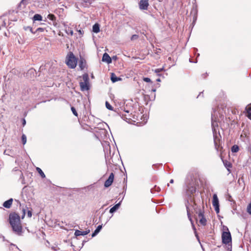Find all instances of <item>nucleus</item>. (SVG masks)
Wrapping results in <instances>:
<instances>
[{"label":"nucleus","instance_id":"1","mask_svg":"<svg viewBox=\"0 0 251 251\" xmlns=\"http://www.w3.org/2000/svg\"><path fill=\"white\" fill-rule=\"evenodd\" d=\"M198 183L197 178L193 175H189L186 178L185 184L183 186L184 192L185 193V205L187 209V216L191 222L193 228L195 230L196 228L191 217L189 205L190 203H193V207L196 205L194 201V194L196 192Z\"/></svg>","mask_w":251,"mask_h":251},{"label":"nucleus","instance_id":"2","mask_svg":"<svg viewBox=\"0 0 251 251\" xmlns=\"http://www.w3.org/2000/svg\"><path fill=\"white\" fill-rule=\"evenodd\" d=\"M9 220L14 233L18 236L22 235L23 230L19 214L16 212L11 213L9 216Z\"/></svg>","mask_w":251,"mask_h":251},{"label":"nucleus","instance_id":"3","mask_svg":"<svg viewBox=\"0 0 251 251\" xmlns=\"http://www.w3.org/2000/svg\"><path fill=\"white\" fill-rule=\"evenodd\" d=\"M216 110V108L212 109V111L211 112V126L213 133L215 147L218 150L220 147L219 143L220 140L217 135V131L216 128L218 127V125L217 121V114Z\"/></svg>","mask_w":251,"mask_h":251},{"label":"nucleus","instance_id":"4","mask_svg":"<svg viewBox=\"0 0 251 251\" xmlns=\"http://www.w3.org/2000/svg\"><path fill=\"white\" fill-rule=\"evenodd\" d=\"M117 113L121 118L128 123H130L132 118H134L131 113V110L126 109L125 107H121V110H118Z\"/></svg>","mask_w":251,"mask_h":251},{"label":"nucleus","instance_id":"5","mask_svg":"<svg viewBox=\"0 0 251 251\" xmlns=\"http://www.w3.org/2000/svg\"><path fill=\"white\" fill-rule=\"evenodd\" d=\"M65 61L69 67L74 69L76 66L77 59L72 52L70 51L66 56Z\"/></svg>","mask_w":251,"mask_h":251},{"label":"nucleus","instance_id":"6","mask_svg":"<svg viewBox=\"0 0 251 251\" xmlns=\"http://www.w3.org/2000/svg\"><path fill=\"white\" fill-rule=\"evenodd\" d=\"M82 78L84 82H80L79 83L81 90L82 91L88 90L89 89V78L88 75L87 74H84L82 75Z\"/></svg>","mask_w":251,"mask_h":251},{"label":"nucleus","instance_id":"7","mask_svg":"<svg viewBox=\"0 0 251 251\" xmlns=\"http://www.w3.org/2000/svg\"><path fill=\"white\" fill-rule=\"evenodd\" d=\"M223 244L227 245L231 243V236L229 231H223L222 234Z\"/></svg>","mask_w":251,"mask_h":251},{"label":"nucleus","instance_id":"8","mask_svg":"<svg viewBox=\"0 0 251 251\" xmlns=\"http://www.w3.org/2000/svg\"><path fill=\"white\" fill-rule=\"evenodd\" d=\"M196 213L198 214V217L200 218V223L202 226H205L206 224V219L204 216V212L201 209L196 210Z\"/></svg>","mask_w":251,"mask_h":251},{"label":"nucleus","instance_id":"9","mask_svg":"<svg viewBox=\"0 0 251 251\" xmlns=\"http://www.w3.org/2000/svg\"><path fill=\"white\" fill-rule=\"evenodd\" d=\"M148 0H141L139 5L141 10H147L149 5Z\"/></svg>","mask_w":251,"mask_h":251},{"label":"nucleus","instance_id":"10","mask_svg":"<svg viewBox=\"0 0 251 251\" xmlns=\"http://www.w3.org/2000/svg\"><path fill=\"white\" fill-rule=\"evenodd\" d=\"M114 178V175L113 173H111L110 174L108 178L105 181L104 185V187L107 188L111 186L113 182Z\"/></svg>","mask_w":251,"mask_h":251},{"label":"nucleus","instance_id":"11","mask_svg":"<svg viewBox=\"0 0 251 251\" xmlns=\"http://www.w3.org/2000/svg\"><path fill=\"white\" fill-rule=\"evenodd\" d=\"M102 61L103 62H105L107 63L108 64L112 62L111 57L107 53H104L103 54L102 58Z\"/></svg>","mask_w":251,"mask_h":251},{"label":"nucleus","instance_id":"12","mask_svg":"<svg viewBox=\"0 0 251 251\" xmlns=\"http://www.w3.org/2000/svg\"><path fill=\"white\" fill-rule=\"evenodd\" d=\"M90 230L89 229L85 230V231H80L79 230H76L75 232V235L76 236H78L80 235H85L88 234L90 232Z\"/></svg>","mask_w":251,"mask_h":251},{"label":"nucleus","instance_id":"13","mask_svg":"<svg viewBox=\"0 0 251 251\" xmlns=\"http://www.w3.org/2000/svg\"><path fill=\"white\" fill-rule=\"evenodd\" d=\"M78 65L80 70H83L86 66V61L85 59L83 58H80Z\"/></svg>","mask_w":251,"mask_h":251},{"label":"nucleus","instance_id":"14","mask_svg":"<svg viewBox=\"0 0 251 251\" xmlns=\"http://www.w3.org/2000/svg\"><path fill=\"white\" fill-rule=\"evenodd\" d=\"M13 201L12 198L6 201L3 202V206L6 208H10L12 205Z\"/></svg>","mask_w":251,"mask_h":251},{"label":"nucleus","instance_id":"15","mask_svg":"<svg viewBox=\"0 0 251 251\" xmlns=\"http://www.w3.org/2000/svg\"><path fill=\"white\" fill-rule=\"evenodd\" d=\"M121 201L116 204L114 206L110 209L109 212L110 213H113L116 212L119 208L121 205Z\"/></svg>","mask_w":251,"mask_h":251},{"label":"nucleus","instance_id":"16","mask_svg":"<svg viewBox=\"0 0 251 251\" xmlns=\"http://www.w3.org/2000/svg\"><path fill=\"white\" fill-rule=\"evenodd\" d=\"M122 78L117 77L114 73H111V80L113 83H115L118 81L121 80Z\"/></svg>","mask_w":251,"mask_h":251},{"label":"nucleus","instance_id":"17","mask_svg":"<svg viewBox=\"0 0 251 251\" xmlns=\"http://www.w3.org/2000/svg\"><path fill=\"white\" fill-rule=\"evenodd\" d=\"M212 204L213 206L219 205V200L216 194L213 195Z\"/></svg>","mask_w":251,"mask_h":251},{"label":"nucleus","instance_id":"18","mask_svg":"<svg viewBox=\"0 0 251 251\" xmlns=\"http://www.w3.org/2000/svg\"><path fill=\"white\" fill-rule=\"evenodd\" d=\"M102 227V225L98 226V227H97V228L92 233V237H95V236H96L99 233V232L100 231Z\"/></svg>","mask_w":251,"mask_h":251},{"label":"nucleus","instance_id":"19","mask_svg":"<svg viewBox=\"0 0 251 251\" xmlns=\"http://www.w3.org/2000/svg\"><path fill=\"white\" fill-rule=\"evenodd\" d=\"M100 31V25L98 24H95L93 26V31L95 33H98Z\"/></svg>","mask_w":251,"mask_h":251},{"label":"nucleus","instance_id":"20","mask_svg":"<svg viewBox=\"0 0 251 251\" xmlns=\"http://www.w3.org/2000/svg\"><path fill=\"white\" fill-rule=\"evenodd\" d=\"M32 19H33V21H42V17L40 14H36L33 16Z\"/></svg>","mask_w":251,"mask_h":251},{"label":"nucleus","instance_id":"21","mask_svg":"<svg viewBox=\"0 0 251 251\" xmlns=\"http://www.w3.org/2000/svg\"><path fill=\"white\" fill-rule=\"evenodd\" d=\"M246 110L247 111L246 116L249 119L251 120V106H247Z\"/></svg>","mask_w":251,"mask_h":251},{"label":"nucleus","instance_id":"22","mask_svg":"<svg viewBox=\"0 0 251 251\" xmlns=\"http://www.w3.org/2000/svg\"><path fill=\"white\" fill-rule=\"evenodd\" d=\"M36 170L42 178H45L46 177L45 174L40 168L37 167Z\"/></svg>","mask_w":251,"mask_h":251},{"label":"nucleus","instance_id":"23","mask_svg":"<svg viewBox=\"0 0 251 251\" xmlns=\"http://www.w3.org/2000/svg\"><path fill=\"white\" fill-rule=\"evenodd\" d=\"M47 18L53 22H55L56 20V17L52 14H49L47 16Z\"/></svg>","mask_w":251,"mask_h":251},{"label":"nucleus","instance_id":"24","mask_svg":"<svg viewBox=\"0 0 251 251\" xmlns=\"http://www.w3.org/2000/svg\"><path fill=\"white\" fill-rule=\"evenodd\" d=\"M239 151V147L237 145H234L231 148L232 152H237Z\"/></svg>","mask_w":251,"mask_h":251},{"label":"nucleus","instance_id":"25","mask_svg":"<svg viewBox=\"0 0 251 251\" xmlns=\"http://www.w3.org/2000/svg\"><path fill=\"white\" fill-rule=\"evenodd\" d=\"M163 70H164V67L159 69H156L154 71L155 73L157 74V75L160 76L161 75L159 74V73Z\"/></svg>","mask_w":251,"mask_h":251},{"label":"nucleus","instance_id":"26","mask_svg":"<svg viewBox=\"0 0 251 251\" xmlns=\"http://www.w3.org/2000/svg\"><path fill=\"white\" fill-rule=\"evenodd\" d=\"M22 141L23 145L25 144L26 142V136L25 134H23L22 136Z\"/></svg>","mask_w":251,"mask_h":251},{"label":"nucleus","instance_id":"27","mask_svg":"<svg viewBox=\"0 0 251 251\" xmlns=\"http://www.w3.org/2000/svg\"><path fill=\"white\" fill-rule=\"evenodd\" d=\"M105 106H106V107L108 109L110 110H113L112 106L110 104V103L106 101V102H105Z\"/></svg>","mask_w":251,"mask_h":251},{"label":"nucleus","instance_id":"28","mask_svg":"<svg viewBox=\"0 0 251 251\" xmlns=\"http://www.w3.org/2000/svg\"><path fill=\"white\" fill-rule=\"evenodd\" d=\"M28 3V0H22L20 3V5L22 6V5H23V6H25Z\"/></svg>","mask_w":251,"mask_h":251},{"label":"nucleus","instance_id":"29","mask_svg":"<svg viewBox=\"0 0 251 251\" xmlns=\"http://www.w3.org/2000/svg\"><path fill=\"white\" fill-rule=\"evenodd\" d=\"M24 28H25V30H29V31H30L31 33H33V34H35V31H33V29H32V27H31L30 26H26V27H25Z\"/></svg>","mask_w":251,"mask_h":251},{"label":"nucleus","instance_id":"30","mask_svg":"<svg viewBox=\"0 0 251 251\" xmlns=\"http://www.w3.org/2000/svg\"><path fill=\"white\" fill-rule=\"evenodd\" d=\"M71 110L74 115H75V116H77V115H78L74 107H73V106L71 107Z\"/></svg>","mask_w":251,"mask_h":251},{"label":"nucleus","instance_id":"31","mask_svg":"<svg viewBox=\"0 0 251 251\" xmlns=\"http://www.w3.org/2000/svg\"><path fill=\"white\" fill-rule=\"evenodd\" d=\"M138 35L136 34H134L131 37V40H135L138 38Z\"/></svg>","mask_w":251,"mask_h":251},{"label":"nucleus","instance_id":"32","mask_svg":"<svg viewBox=\"0 0 251 251\" xmlns=\"http://www.w3.org/2000/svg\"><path fill=\"white\" fill-rule=\"evenodd\" d=\"M247 211L251 215V202L248 206Z\"/></svg>","mask_w":251,"mask_h":251},{"label":"nucleus","instance_id":"33","mask_svg":"<svg viewBox=\"0 0 251 251\" xmlns=\"http://www.w3.org/2000/svg\"><path fill=\"white\" fill-rule=\"evenodd\" d=\"M144 81L147 82H151V79L149 77H144L143 78Z\"/></svg>","mask_w":251,"mask_h":251},{"label":"nucleus","instance_id":"34","mask_svg":"<svg viewBox=\"0 0 251 251\" xmlns=\"http://www.w3.org/2000/svg\"><path fill=\"white\" fill-rule=\"evenodd\" d=\"M44 29L43 28H41V27H39L38 28L36 29V31H35V33L37 31H39V32H43L44 31Z\"/></svg>","mask_w":251,"mask_h":251},{"label":"nucleus","instance_id":"35","mask_svg":"<svg viewBox=\"0 0 251 251\" xmlns=\"http://www.w3.org/2000/svg\"><path fill=\"white\" fill-rule=\"evenodd\" d=\"M214 207L215 208V210L216 213H218L219 212V211H220L219 205H218V206H215Z\"/></svg>","mask_w":251,"mask_h":251},{"label":"nucleus","instance_id":"36","mask_svg":"<svg viewBox=\"0 0 251 251\" xmlns=\"http://www.w3.org/2000/svg\"><path fill=\"white\" fill-rule=\"evenodd\" d=\"M27 216L30 218L32 216V212L30 210L27 211Z\"/></svg>","mask_w":251,"mask_h":251},{"label":"nucleus","instance_id":"37","mask_svg":"<svg viewBox=\"0 0 251 251\" xmlns=\"http://www.w3.org/2000/svg\"><path fill=\"white\" fill-rule=\"evenodd\" d=\"M23 214L22 216V219H23L25 216V209H23Z\"/></svg>","mask_w":251,"mask_h":251},{"label":"nucleus","instance_id":"38","mask_svg":"<svg viewBox=\"0 0 251 251\" xmlns=\"http://www.w3.org/2000/svg\"><path fill=\"white\" fill-rule=\"evenodd\" d=\"M144 99L145 100H149V99L150 100V96L148 95H145L144 96Z\"/></svg>","mask_w":251,"mask_h":251},{"label":"nucleus","instance_id":"39","mask_svg":"<svg viewBox=\"0 0 251 251\" xmlns=\"http://www.w3.org/2000/svg\"><path fill=\"white\" fill-rule=\"evenodd\" d=\"M20 178L24 179V175L22 173H21V174ZM22 183L25 184V182H24V180H23V181H22Z\"/></svg>","mask_w":251,"mask_h":251},{"label":"nucleus","instance_id":"40","mask_svg":"<svg viewBox=\"0 0 251 251\" xmlns=\"http://www.w3.org/2000/svg\"><path fill=\"white\" fill-rule=\"evenodd\" d=\"M35 70L33 69H30L29 71H28V73H34V72H35Z\"/></svg>","mask_w":251,"mask_h":251},{"label":"nucleus","instance_id":"41","mask_svg":"<svg viewBox=\"0 0 251 251\" xmlns=\"http://www.w3.org/2000/svg\"><path fill=\"white\" fill-rule=\"evenodd\" d=\"M170 190L171 192L172 193L174 192V188H173L172 187H170Z\"/></svg>","mask_w":251,"mask_h":251},{"label":"nucleus","instance_id":"42","mask_svg":"<svg viewBox=\"0 0 251 251\" xmlns=\"http://www.w3.org/2000/svg\"><path fill=\"white\" fill-rule=\"evenodd\" d=\"M189 61H190V62H191V63H192V62L197 63V60H196V61L193 62V61L192 60V59H189Z\"/></svg>","mask_w":251,"mask_h":251},{"label":"nucleus","instance_id":"43","mask_svg":"<svg viewBox=\"0 0 251 251\" xmlns=\"http://www.w3.org/2000/svg\"><path fill=\"white\" fill-rule=\"evenodd\" d=\"M206 75H207V73H206V74H203V75H202V76L203 78L206 77Z\"/></svg>","mask_w":251,"mask_h":251},{"label":"nucleus","instance_id":"44","mask_svg":"<svg viewBox=\"0 0 251 251\" xmlns=\"http://www.w3.org/2000/svg\"><path fill=\"white\" fill-rule=\"evenodd\" d=\"M25 123H26L25 120V119H23V126L25 125Z\"/></svg>","mask_w":251,"mask_h":251},{"label":"nucleus","instance_id":"45","mask_svg":"<svg viewBox=\"0 0 251 251\" xmlns=\"http://www.w3.org/2000/svg\"><path fill=\"white\" fill-rule=\"evenodd\" d=\"M155 91H156V88H152L151 89V92H155Z\"/></svg>","mask_w":251,"mask_h":251},{"label":"nucleus","instance_id":"46","mask_svg":"<svg viewBox=\"0 0 251 251\" xmlns=\"http://www.w3.org/2000/svg\"><path fill=\"white\" fill-rule=\"evenodd\" d=\"M174 183V179H172L170 180V183Z\"/></svg>","mask_w":251,"mask_h":251},{"label":"nucleus","instance_id":"47","mask_svg":"<svg viewBox=\"0 0 251 251\" xmlns=\"http://www.w3.org/2000/svg\"><path fill=\"white\" fill-rule=\"evenodd\" d=\"M105 159H106V161H107V160L108 159V156H106V154H105Z\"/></svg>","mask_w":251,"mask_h":251},{"label":"nucleus","instance_id":"48","mask_svg":"<svg viewBox=\"0 0 251 251\" xmlns=\"http://www.w3.org/2000/svg\"><path fill=\"white\" fill-rule=\"evenodd\" d=\"M18 170V169L17 167H15V168L13 169L14 171H17Z\"/></svg>","mask_w":251,"mask_h":251},{"label":"nucleus","instance_id":"49","mask_svg":"<svg viewBox=\"0 0 251 251\" xmlns=\"http://www.w3.org/2000/svg\"><path fill=\"white\" fill-rule=\"evenodd\" d=\"M70 33L71 35H73V31L71 30L70 32Z\"/></svg>","mask_w":251,"mask_h":251},{"label":"nucleus","instance_id":"50","mask_svg":"<svg viewBox=\"0 0 251 251\" xmlns=\"http://www.w3.org/2000/svg\"><path fill=\"white\" fill-rule=\"evenodd\" d=\"M156 81L157 82H160L161 81V79L160 78H157V79H156Z\"/></svg>","mask_w":251,"mask_h":251},{"label":"nucleus","instance_id":"51","mask_svg":"<svg viewBox=\"0 0 251 251\" xmlns=\"http://www.w3.org/2000/svg\"><path fill=\"white\" fill-rule=\"evenodd\" d=\"M248 150L251 151V146L249 147Z\"/></svg>","mask_w":251,"mask_h":251},{"label":"nucleus","instance_id":"52","mask_svg":"<svg viewBox=\"0 0 251 251\" xmlns=\"http://www.w3.org/2000/svg\"><path fill=\"white\" fill-rule=\"evenodd\" d=\"M110 149V147L109 146H108L107 148H105V150H108Z\"/></svg>","mask_w":251,"mask_h":251},{"label":"nucleus","instance_id":"53","mask_svg":"<svg viewBox=\"0 0 251 251\" xmlns=\"http://www.w3.org/2000/svg\"><path fill=\"white\" fill-rule=\"evenodd\" d=\"M196 19H197V18L196 17V18L194 19V21H193V23L195 22V21H196Z\"/></svg>","mask_w":251,"mask_h":251},{"label":"nucleus","instance_id":"54","mask_svg":"<svg viewBox=\"0 0 251 251\" xmlns=\"http://www.w3.org/2000/svg\"><path fill=\"white\" fill-rule=\"evenodd\" d=\"M194 50H195V51H198V49H196V48H195V49H194Z\"/></svg>","mask_w":251,"mask_h":251},{"label":"nucleus","instance_id":"55","mask_svg":"<svg viewBox=\"0 0 251 251\" xmlns=\"http://www.w3.org/2000/svg\"><path fill=\"white\" fill-rule=\"evenodd\" d=\"M199 56H200V54L198 53L197 55V57H198Z\"/></svg>","mask_w":251,"mask_h":251},{"label":"nucleus","instance_id":"56","mask_svg":"<svg viewBox=\"0 0 251 251\" xmlns=\"http://www.w3.org/2000/svg\"><path fill=\"white\" fill-rule=\"evenodd\" d=\"M167 186H168V187H170V183H168V184H167Z\"/></svg>","mask_w":251,"mask_h":251},{"label":"nucleus","instance_id":"57","mask_svg":"<svg viewBox=\"0 0 251 251\" xmlns=\"http://www.w3.org/2000/svg\"><path fill=\"white\" fill-rule=\"evenodd\" d=\"M155 95H154L153 98V100H154L155 99Z\"/></svg>","mask_w":251,"mask_h":251},{"label":"nucleus","instance_id":"58","mask_svg":"<svg viewBox=\"0 0 251 251\" xmlns=\"http://www.w3.org/2000/svg\"><path fill=\"white\" fill-rule=\"evenodd\" d=\"M7 151H5L4 152V154H5Z\"/></svg>","mask_w":251,"mask_h":251},{"label":"nucleus","instance_id":"59","mask_svg":"<svg viewBox=\"0 0 251 251\" xmlns=\"http://www.w3.org/2000/svg\"><path fill=\"white\" fill-rule=\"evenodd\" d=\"M5 154L9 155V154H8V152L6 153Z\"/></svg>","mask_w":251,"mask_h":251},{"label":"nucleus","instance_id":"60","mask_svg":"<svg viewBox=\"0 0 251 251\" xmlns=\"http://www.w3.org/2000/svg\"><path fill=\"white\" fill-rule=\"evenodd\" d=\"M157 85H158V87H160V85L159 84H157Z\"/></svg>","mask_w":251,"mask_h":251},{"label":"nucleus","instance_id":"61","mask_svg":"<svg viewBox=\"0 0 251 251\" xmlns=\"http://www.w3.org/2000/svg\"><path fill=\"white\" fill-rule=\"evenodd\" d=\"M228 167H231V165H228Z\"/></svg>","mask_w":251,"mask_h":251},{"label":"nucleus","instance_id":"62","mask_svg":"<svg viewBox=\"0 0 251 251\" xmlns=\"http://www.w3.org/2000/svg\"><path fill=\"white\" fill-rule=\"evenodd\" d=\"M126 188H125V187H124V188L125 189H126Z\"/></svg>","mask_w":251,"mask_h":251},{"label":"nucleus","instance_id":"63","mask_svg":"<svg viewBox=\"0 0 251 251\" xmlns=\"http://www.w3.org/2000/svg\"><path fill=\"white\" fill-rule=\"evenodd\" d=\"M126 188H125V187H124V188L125 189H126Z\"/></svg>","mask_w":251,"mask_h":251}]
</instances>
